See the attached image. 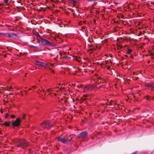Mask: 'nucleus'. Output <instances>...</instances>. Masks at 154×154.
<instances>
[{
  "label": "nucleus",
  "mask_w": 154,
  "mask_h": 154,
  "mask_svg": "<svg viewBox=\"0 0 154 154\" xmlns=\"http://www.w3.org/2000/svg\"><path fill=\"white\" fill-rule=\"evenodd\" d=\"M20 118H17L15 120L13 121L12 124V126L13 127H17L19 125L20 122Z\"/></svg>",
  "instance_id": "8"
},
{
  "label": "nucleus",
  "mask_w": 154,
  "mask_h": 154,
  "mask_svg": "<svg viewBox=\"0 0 154 154\" xmlns=\"http://www.w3.org/2000/svg\"><path fill=\"white\" fill-rule=\"evenodd\" d=\"M56 139L58 141H60L63 143L66 144L69 143L70 141L72 139V138L69 139H65L64 138H62L60 137H56Z\"/></svg>",
  "instance_id": "7"
},
{
  "label": "nucleus",
  "mask_w": 154,
  "mask_h": 154,
  "mask_svg": "<svg viewBox=\"0 0 154 154\" xmlns=\"http://www.w3.org/2000/svg\"><path fill=\"white\" fill-rule=\"evenodd\" d=\"M145 86L146 87H149L151 88L152 91L154 90V84L152 82L149 83H146Z\"/></svg>",
  "instance_id": "10"
},
{
  "label": "nucleus",
  "mask_w": 154,
  "mask_h": 154,
  "mask_svg": "<svg viewBox=\"0 0 154 154\" xmlns=\"http://www.w3.org/2000/svg\"><path fill=\"white\" fill-rule=\"evenodd\" d=\"M87 131H84L78 134V137L80 138H84L87 136Z\"/></svg>",
  "instance_id": "9"
},
{
  "label": "nucleus",
  "mask_w": 154,
  "mask_h": 154,
  "mask_svg": "<svg viewBox=\"0 0 154 154\" xmlns=\"http://www.w3.org/2000/svg\"><path fill=\"white\" fill-rule=\"evenodd\" d=\"M69 2L71 4H74L76 2V1L74 0H68Z\"/></svg>",
  "instance_id": "12"
},
{
  "label": "nucleus",
  "mask_w": 154,
  "mask_h": 154,
  "mask_svg": "<svg viewBox=\"0 0 154 154\" xmlns=\"http://www.w3.org/2000/svg\"><path fill=\"white\" fill-rule=\"evenodd\" d=\"M3 2L4 3L7 4L8 3V0H4Z\"/></svg>",
  "instance_id": "16"
},
{
  "label": "nucleus",
  "mask_w": 154,
  "mask_h": 154,
  "mask_svg": "<svg viewBox=\"0 0 154 154\" xmlns=\"http://www.w3.org/2000/svg\"><path fill=\"white\" fill-rule=\"evenodd\" d=\"M11 117L12 118H14V115H11Z\"/></svg>",
  "instance_id": "17"
},
{
  "label": "nucleus",
  "mask_w": 154,
  "mask_h": 154,
  "mask_svg": "<svg viewBox=\"0 0 154 154\" xmlns=\"http://www.w3.org/2000/svg\"><path fill=\"white\" fill-rule=\"evenodd\" d=\"M54 88H49V89H47V91L48 92V93H51V91H52V90L51 89H53Z\"/></svg>",
  "instance_id": "14"
},
{
  "label": "nucleus",
  "mask_w": 154,
  "mask_h": 154,
  "mask_svg": "<svg viewBox=\"0 0 154 154\" xmlns=\"http://www.w3.org/2000/svg\"><path fill=\"white\" fill-rule=\"evenodd\" d=\"M22 116H22V118L23 119L24 118V116H25V115H23Z\"/></svg>",
  "instance_id": "19"
},
{
  "label": "nucleus",
  "mask_w": 154,
  "mask_h": 154,
  "mask_svg": "<svg viewBox=\"0 0 154 154\" xmlns=\"http://www.w3.org/2000/svg\"><path fill=\"white\" fill-rule=\"evenodd\" d=\"M132 154H135V153H133Z\"/></svg>",
  "instance_id": "21"
},
{
  "label": "nucleus",
  "mask_w": 154,
  "mask_h": 154,
  "mask_svg": "<svg viewBox=\"0 0 154 154\" xmlns=\"http://www.w3.org/2000/svg\"><path fill=\"white\" fill-rule=\"evenodd\" d=\"M58 88H59V86L57 87Z\"/></svg>",
  "instance_id": "22"
},
{
  "label": "nucleus",
  "mask_w": 154,
  "mask_h": 154,
  "mask_svg": "<svg viewBox=\"0 0 154 154\" xmlns=\"http://www.w3.org/2000/svg\"><path fill=\"white\" fill-rule=\"evenodd\" d=\"M11 123V122H5L3 124L4 125L6 126H9L10 125V123Z\"/></svg>",
  "instance_id": "13"
},
{
  "label": "nucleus",
  "mask_w": 154,
  "mask_h": 154,
  "mask_svg": "<svg viewBox=\"0 0 154 154\" xmlns=\"http://www.w3.org/2000/svg\"><path fill=\"white\" fill-rule=\"evenodd\" d=\"M99 88L98 86L95 85H88L83 88L84 91L87 92L90 91L93 89L98 88Z\"/></svg>",
  "instance_id": "4"
},
{
  "label": "nucleus",
  "mask_w": 154,
  "mask_h": 154,
  "mask_svg": "<svg viewBox=\"0 0 154 154\" xmlns=\"http://www.w3.org/2000/svg\"><path fill=\"white\" fill-rule=\"evenodd\" d=\"M35 87V86H32V89H32V88H34V87Z\"/></svg>",
  "instance_id": "20"
},
{
  "label": "nucleus",
  "mask_w": 154,
  "mask_h": 154,
  "mask_svg": "<svg viewBox=\"0 0 154 154\" xmlns=\"http://www.w3.org/2000/svg\"><path fill=\"white\" fill-rule=\"evenodd\" d=\"M97 79L98 80V82H97L98 83H99V82L101 83L103 82V80L102 78L101 77H98Z\"/></svg>",
  "instance_id": "11"
},
{
  "label": "nucleus",
  "mask_w": 154,
  "mask_h": 154,
  "mask_svg": "<svg viewBox=\"0 0 154 154\" xmlns=\"http://www.w3.org/2000/svg\"><path fill=\"white\" fill-rule=\"evenodd\" d=\"M29 144L28 142L25 140H20L18 143H16V146L18 147H21L23 148H24L27 146Z\"/></svg>",
  "instance_id": "2"
},
{
  "label": "nucleus",
  "mask_w": 154,
  "mask_h": 154,
  "mask_svg": "<svg viewBox=\"0 0 154 154\" xmlns=\"http://www.w3.org/2000/svg\"><path fill=\"white\" fill-rule=\"evenodd\" d=\"M8 116V114H6L5 115V118H6L7 117V116Z\"/></svg>",
  "instance_id": "18"
},
{
  "label": "nucleus",
  "mask_w": 154,
  "mask_h": 154,
  "mask_svg": "<svg viewBox=\"0 0 154 154\" xmlns=\"http://www.w3.org/2000/svg\"><path fill=\"white\" fill-rule=\"evenodd\" d=\"M38 42L40 45H47L48 46H52L53 44L52 42H49L45 39H42L38 40Z\"/></svg>",
  "instance_id": "3"
},
{
  "label": "nucleus",
  "mask_w": 154,
  "mask_h": 154,
  "mask_svg": "<svg viewBox=\"0 0 154 154\" xmlns=\"http://www.w3.org/2000/svg\"><path fill=\"white\" fill-rule=\"evenodd\" d=\"M52 125L49 121H45L41 124V126L43 128H47L50 129L52 127Z\"/></svg>",
  "instance_id": "5"
},
{
  "label": "nucleus",
  "mask_w": 154,
  "mask_h": 154,
  "mask_svg": "<svg viewBox=\"0 0 154 154\" xmlns=\"http://www.w3.org/2000/svg\"><path fill=\"white\" fill-rule=\"evenodd\" d=\"M131 49H128V50L127 51V53L128 54H130L131 52Z\"/></svg>",
  "instance_id": "15"
},
{
  "label": "nucleus",
  "mask_w": 154,
  "mask_h": 154,
  "mask_svg": "<svg viewBox=\"0 0 154 154\" xmlns=\"http://www.w3.org/2000/svg\"><path fill=\"white\" fill-rule=\"evenodd\" d=\"M0 35H4L6 37L12 38H16L17 37V35L13 33H4L0 32Z\"/></svg>",
  "instance_id": "6"
},
{
  "label": "nucleus",
  "mask_w": 154,
  "mask_h": 154,
  "mask_svg": "<svg viewBox=\"0 0 154 154\" xmlns=\"http://www.w3.org/2000/svg\"><path fill=\"white\" fill-rule=\"evenodd\" d=\"M35 63L38 66H42L49 69H51L52 67L54 66L53 64L49 65L47 63H42L38 61H36Z\"/></svg>",
  "instance_id": "1"
}]
</instances>
